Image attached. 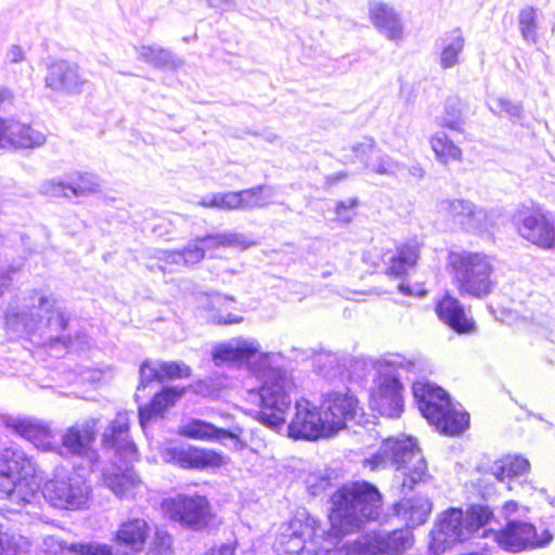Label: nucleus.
I'll list each match as a JSON object with an SVG mask.
<instances>
[{
    "label": "nucleus",
    "mask_w": 555,
    "mask_h": 555,
    "mask_svg": "<svg viewBox=\"0 0 555 555\" xmlns=\"http://www.w3.org/2000/svg\"><path fill=\"white\" fill-rule=\"evenodd\" d=\"M380 493L366 481L344 485L331 496V530L326 537L319 535L318 520L304 516L295 517L280 528L274 543L278 555H333L340 534L359 530L365 520L379 516Z\"/></svg>",
    "instance_id": "1"
},
{
    "label": "nucleus",
    "mask_w": 555,
    "mask_h": 555,
    "mask_svg": "<svg viewBox=\"0 0 555 555\" xmlns=\"http://www.w3.org/2000/svg\"><path fill=\"white\" fill-rule=\"evenodd\" d=\"M212 361L218 366L224 363L247 366L261 382L258 421L275 430L284 426L295 384L287 371L280 366V353L261 352L257 339L238 336L217 344L212 349Z\"/></svg>",
    "instance_id": "2"
},
{
    "label": "nucleus",
    "mask_w": 555,
    "mask_h": 555,
    "mask_svg": "<svg viewBox=\"0 0 555 555\" xmlns=\"http://www.w3.org/2000/svg\"><path fill=\"white\" fill-rule=\"evenodd\" d=\"M68 320V313L53 295L41 289H34L10 305L5 314V324L12 332L39 335L51 343L63 339L61 333Z\"/></svg>",
    "instance_id": "3"
},
{
    "label": "nucleus",
    "mask_w": 555,
    "mask_h": 555,
    "mask_svg": "<svg viewBox=\"0 0 555 555\" xmlns=\"http://www.w3.org/2000/svg\"><path fill=\"white\" fill-rule=\"evenodd\" d=\"M372 470L393 467L401 479L402 490L411 491L415 485L426 482L430 475L426 460L413 438H388L378 452L365 461Z\"/></svg>",
    "instance_id": "4"
},
{
    "label": "nucleus",
    "mask_w": 555,
    "mask_h": 555,
    "mask_svg": "<svg viewBox=\"0 0 555 555\" xmlns=\"http://www.w3.org/2000/svg\"><path fill=\"white\" fill-rule=\"evenodd\" d=\"M448 267L453 283L462 296L482 299L496 286L494 260L481 251H451Z\"/></svg>",
    "instance_id": "5"
},
{
    "label": "nucleus",
    "mask_w": 555,
    "mask_h": 555,
    "mask_svg": "<svg viewBox=\"0 0 555 555\" xmlns=\"http://www.w3.org/2000/svg\"><path fill=\"white\" fill-rule=\"evenodd\" d=\"M35 464L24 451L9 448L0 453V499L8 500L12 511L30 503L39 482Z\"/></svg>",
    "instance_id": "6"
},
{
    "label": "nucleus",
    "mask_w": 555,
    "mask_h": 555,
    "mask_svg": "<svg viewBox=\"0 0 555 555\" xmlns=\"http://www.w3.org/2000/svg\"><path fill=\"white\" fill-rule=\"evenodd\" d=\"M492 517L493 513L483 505L470 506L465 515L460 508L443 512L430 532V552L440 555L451 545L478 534Z\"/></svg>",
    "instance_id": "7"
},
{
    "label": "nucleus",
    "mask_w": 555,
    "mask_h": 555,
    "mask_svg": "<svg viewBox=\"0 0 555 555\" xmlns=\"http://www.w3.org/2000/svg\"><path fill=\"white\" fill-rule=\"evenodd\" d=\"M412 390L423 416L439 431L457 435L468 426V414L457 411L442 388L418 382Z\"/></svg>",
    "instance_id": "8"
},
{
    "label": "nucleus",
    "mask_w": 555,
    "mask_h": 555,
    "mask_svg": "<svg viewBox=\"0 0 555 555\" xmlns=\"http://www.w3.org/2000/svg\"><path fill=\"white\" fill-rule=\"evenodd\" d=\"M385 362L397 371L398 376L386 374L380 376L377 388L371 395L370 404L382 415L398 417L403 409L402 385L399 382L400 371L410 372L415 364L400 354L390 356Z\"/></svg>",
    "instance_id": "9"
},
{
    "label": "nucleus",
    "mask_w": 555,
    "mask_h": 555,
    "mask_svg": "<svg viewBox=\"0 0 555 555\" xmlns=\"http://www.w3.org/2000/svg\"><path fill=\"white\" fill-rule=\"evenodd\" d=\"M480 537L492 538L502 550L511 553L545 547L553 540L547 529L538 533L532 524L521 520H508L499 531L482 530Z\"/></svg>",
    "instance_id": "10"
},
{
    "label": "nucleus",
    "mask_w": 555,
    "mask_h": 555,
    "mask_svg": "<svg viewBox=\"0 0 555 555\" xmlns=\"http://www.w3.org/2000/svg\"><path fill=\"white\" fill-rule=\"evenodd\" d=\"M413 544L409 530L370 532L361 539L345 543L333 555H399Z\"/></svg>",
    "instance_id": "11"
},
{
    "label": "nucleus",
    "mask_w": 555,
    "mask_h": 555,
    "mask_svg": "<svg viewBox=\"0 0 555 555\" xmlns=\"http://www.w3.org/2000/svg\"><path fill=\"white\" fill-rule=\"evenodd\" d=\"M43 495L54 507L76 511L87 506L91 498V487L75 472L68 475L57 474L46 482Z\"/></svg>",
    "instance_id": "12"
},
{
    "label": "nucleus",
    "mask_w": 555,
    "mask_h": 555,
    "mask_svg": "<svg viewBox=\"0 0 555 555\" xmlns=\"http://www.w3.org/2000/svg\"><path fill=\"white\" fill-rule=\"evenodd\" d=\"M437 212L448 222L467 232H487L495 225L498 214L486 210L464 199H442Z\"/></svg>",
    "instance_id": "13"
},
{
    "label": "nucleus",
    "mask_w": 555,
    "mask_h": 555,
    "mask_svg": "<svg viewBox=\"0 0 555 555\" xmlns=\"http://www.w3.org/2000/svg\"><path fill=\"white\" fill-rule=\"evenodd\" d=\"M518 234L544 250L555 248V221L553 216L540 207H524L514 216Z\"/></svg>",
    "instance_id": "14"
},
{
    "label": "nucleus",
    "mask_w": 555,
    "mask_h": 555,
    "mask_svg": "<svg viewBox=\"0 0 555 555\" xmlns=\"http://www.w3.org/2000/svg\"><path fill=\"white\" fill-rule=\"evenodd\" d=\"M165 514L182 526L201 530L210 519V505L203 495L178 494L163 502Z\"/></svg>",
    "instance_id": "15"
},
{
    "label": "nucleus",
    "mask_w": 555,
    "mask_h": 555,
    "mask_svg": "<svg viewBox=\"0 0 555 555\" xmlns=\"http://www.w3.org/2000/svg\"><path fill=\"white\" fill-rule=\"evenodd\" d=\"M288 435L294 439L313 441L333 434L320 409L309 400L301 399L295 403V414L288 424Z\"/></svg>",
    "instance_id": "16"
},
{
    "label": "nucleus",
    "mask_w": 555,
    "mask_h": 555,
    "mask_svg": "<svg viewBox=\"0 0 555 555\" xmlns=\"http://www.w3.org/2000/svg\"><path fill=\"white\" fill-rule=\"evenodd\" d=\"M98 425V418L89 417L66 428L61 436L57 453L66 457L77 456L92 459Z\"/></svg>",
    "instance_id": "17"
},
{
    "label": "nucleus",
    "mask_w": 555,
    "mask_h": 555,
    "mask_svg": "<svg viewBox=\"0 0 555 555\" xmlns=\"http://www.w3.org/2000/svg\"><path fill=\"white\" fill-rule=\"evenodd\" d=\"M162 457L168 463H176L183 468L206 469L220 467L227 457L214 450L198 449L180 443H169L162 450Z\"/></svg>",
    "instance_id": "18"
},
{
    "label": "nucleus",
    "mask_w": 555,
    "mask_h": 555,
    "mask_svg": "<svg viewBox=\"0 0 555 555\" xmlns=\"http://www.w3.org/2000/svg\"><path fill=\"white\" fill-rule=\"evenodd\" d=\"M100 183L96 176L89 172L75 171L63 179H51L41 183L40 193L54 197H79L99 191Z\"/></svg>",
    "instance_id": "19"
},
{
    "label": "nucleus",
    "mask_w": 555,
    "mask_h": 555,
    "mask_svg": "<svg viewBox=\"0 0 555 555\" xmlns=\"http://www.w3.org/2000/svg\"><path fill=\"white\" fill-rule=\"evenodd\" d=\"M324 417L327 420L332 434L344 428L348 422L360 424L364 416L358 400L348 393H328L322 403Z\"/></svg>",
    "instance_id": "20"
},
{
    "label": "nucleus",
    "mask_w": 555,
    "mask_h": 555,
    "mask_svg": "<svg viewBox=\"0 0 555 555\" xmlns=\"http://www.w3.org/2000/svg\"><path fill=\"white\" fill-rule=\"evenodd\" d=\"M87 78L75 63L57 61L48 66L44 85L53 92L74 95L82 91Z\"/></svg>",
    "instance_id": "21"
},
{
    "label": "nucleus",
    "mask_w": 555,
    "mask_h": 555,
    "mask_svg": "<svg viewBox=\"0 0 555 555\" xmlns=\"http://www.w3.org/2000/svg\"><path fill=\"white\" fill-rule=\"evenodd\" d=\"M150 532L146 520L131 518L122 521L114 532L112 541L124 555H133L143 551Z\"/></svg>",
    "instance_id": "22"
},
{
    "label": "nucleus",
    "mask_w": 555,
    "mask_h": 555,
    "mask_svg": "<svg viewBox=\"0 0 555 555\" xmlns=\"http://www.w3.org/2000/svg\"><path fill=\"white\" fill-rule=\"evenodd\" d=\"M191 375V369L182 361L145 360L140 366V385L146 387L152 382L184 378Z\"/></svg>",
    "instance_id": "23"
},
{
    "label": "nucleus",
    "mask_w": 555,
    "mask_h": 555,
    "mask_svg": "<svg viewBox=\"0 0 555 555\" xmlns=\"http://www.w3.org/2000/svg\"><path fill=\"white\" fill-rule=\"evenodd\" d=\"M369 15L375 28L388 40L399 43L404 38V30L399 14L383 2H371Z\"/></svg>",
    "instance_id": "24"
},
{
    "label": "nucleus",
    "mask_w": 555,
    "mask_h": 555,
    "mask_svg": "<svg viewBox=\"0 0 555 555\" xmlns=\"http://www.w3.org/2000/svg\"><path fill=\"white\" fill-rule=\"evenodd\" d=\"M436 313L443 323L460 334L472 333L475 328V322L466 315L463 305L449 294L436 304Z\"/></svg>",
    "instance_id": "25"
},
{
    "label": "nucleus",
    "mask_w": 555,
    "mask_h": 555,
    "mask_svg": "<svg viewBox=\"0 0 555 555\" xmlns=\"http://www.w3.org/2000/svg\"><path fill=\"white\" fill-rule=\"evenodd\" d=\"M7 147L37 149L47 140L44 132L15 119H7Z\"/></svg>",
    "instance_id": "26"
},
{
    "label": "nucleus",
    "mask_w": 555,
    "mask_h": 555,
    "mask_svg": "<svg viewBox=\"0 0 555 555\" xmlns=\"http://www.w3.org/2000/svg\"><path fill=\"white\" fill-rule=\"evenodd\" d=\"M203 248L204 256L210 253V257H215L214 251L220 247H232L247 249L255 245V242L243 233L225 231L222 233L208 234L198 236L190 242Z\"/></svg>",
    "instance_id": "27"
},
{
    "label": "nucleus",
    "mask_w": 555,
    "mask_h": 555,
    "mask_svg": "<svg viewBox=\"0 0 555 555\" xmlns=\"http://www.w3.org/2000/svg\"><path fill=\"white\" fill-rule=\"evenodd\" d=\"M490 469L499 481L506 483L507 488L513 490L512 482H517V480L528 475L530 463L521 455L509 454L495 461Z\"/></svg>",
    "instance_id": "28"
},
{
    "label": "nucleus",
    "mask_w": 555,
    "mask_h": 555,
    "mask_svg": "<svg viewBox=\"0 0 555 555\" xmlns=\"http://www.w3.org/2000/svg\"><path fill=\"white\" fill-rule=\"evenodd\" d=\"M129 415L127 412L117 413L116 417L109 426L105 429L102 438V443L106 448H114L117 452H125L132 454L135 447L129 440Z\"/></svg>",
    "instance_id": "29"
},
{
    "label": "nucleus",
    "mask_w": 555,
    "mask_h": 555,
    "mask_svg": "<svg viewBox=\"0 0 555 555\" xmlns=\"http://www.w3.org/2000/svg\"><path fill=\"white\" fill-rule=\"evenodd\" d=\"M439 46V65L443 69L455 67L461 62L465 48V38L461 28L444 33L437 41Z\"/></svg>",
    "instance_id": "30"
},
{
    "label": "nucleus",
    "mask_w": 555,
    "mask_h": 555,
    "mask_svg": "<svg viewBox=\"0 0 555 555\" xmlns=\"http://www.w3.org/2000/svg\"><path fill=\"white\" fill-rule=\"evenodd\" d=\"M155 258L160 262L159 269L164 271L167 267L171 266L192 267L197 264L204 259V251L202 247L189 242L182 249L158 250Z\"/></svg>",
    "instance_id": "31"
},
{
    "label": "nucleus",
    "mask_w": 555,
    "mask_h": 555,
    "mask_svg": "<svg viewBox=\"0 0 555 555\" xmlns=\"http://www.w3.org/2000/svg\"><path fill=\"white\" fill-rule=\"evenodd\" d=\"M420 258V244L415 241L399 245L390 257L387 273L403 276L415 268Z\"/></svg>",
    "instance_id": "32"
},
{
    "label": "nucleus",
    "mask_w": 555,
    "mask_h": 555,
    "mask_svg": "<svg viewBox=\"0 0 555 555\" xmlns=\"http://www.w3.org/2000/svg\"><path fill=\"white\" fill-rule=\"evenodd\" d=\"M398 516L410 527L423 525L431 513V502L426 498L402 500L396 505Z\"/></svg>",
    "instance_id": "33"
},
{
    "label": "nucleus",
    "mask_w": 555,
    "mask_h": 555,
    "mask_svg": "<svg viewBox=\"0 0 555 555\" xmlns=\"http://www.w3.org/2000/svg\"><path fill=\"white\" fill-rule=\"evenodd\" d=\"M181 396L182 390L171 387H167L156 393L150 405L140 408L139 410V418L142 428H145L153 417L162 414L166 409L173 405Z\"/></svg>",
    "instance_id": "34"
},
{
    "label": "nucleus",
    "mask_w": 555,
    "mask_h": 555,
    "mask_svg": "<svg viewBox=\"0 0 555 555\" xmlns=\"http://www.w3.org/2000/svg\"><path fill=\"white\" fill-rule=\"evenodd\" d=\"M104 482L118 498H124L131 493L140 480L132 469L121 472L120 468H114V472L104 474Z\"/></svg>",
    "instance_id": "35"
},
{
    "label": "nucleus",
    "mask_w": 555,
    "mask_h": 555,
    "mask_svg": "<svg viewBox=\"0 0 555 555\" xmlns=\"http://www.w3.org/2000/svg\"><path fill=\"white\" fill-rule=\"evenodd\" d=\"M430 146L438 162L447 165L462 160V150L448 137L444 131H437L430 138Z\"/></svg>",
    "instance_id": "36"
},
{
    "label": "nucleus",
    "mask_w": 555,
    "mask_h": 555,
    "mask_svg": "<svg viewBox=\"0 0 555 555\" xmlns=\"http://www.w3.org/2000/svg\"><path fill=\"white\" fill-rule=\"evenodd\" d=\"M274 194V189L268 185L238 191L240 210L263 208L272 203Z\"/></svg>",
    "instance_id": "37"
},
{
    "label": "nucleus",
    "mask_w": 555,
    "mask_h": 555,
    "mask_svg": "<svg viewBox=\"0 0 555 555\" xmlns=\"http://www.w3.org/2000/svg\"><path fill=\"white\" fill-rule=\"evenodd\" d=\"M436 124L455 132L464 131V116L462 104L459 99H448L441 115L436 117Z\"/></svg>",
    "instance_id": "38"
},
{
    "label": "nucleus",
    "mask_w": 555,
    "mask_h": 555,
    "mask_svg": "<svg viewBox=\"0 0 555 555\" xmlns=\"http://www.w3.org/2000/svg\"><path fill=\"white\" fill-rule=\"evenodd\" d=\"M379 150L380 149L377 146L373 138L364 137L360 141L350 145L343 157L346 162H360L366 169L367 162L374 159Z\"/></svg>",
    "instance_id": "39"
},
{
    "label": "nucleus",
    "mask_w": 555,
    "mask_h": 555,
    "mask_svg": "<svg viewBox=\"0 0 555 555\" xmlns=\"http://www.w3.org/2000/svg\"><path fill=\"white\" fill-rule=\"evenodd\" d=\"M179 434L192 439L216 441L217 435L220 434V431L219 427L210 423L201 420H192L180 426Z\"/></svg>",
    "instance_id": "40"
},
{
    "label": "nucleus",
    "mask_w": 555,
    "mask_h": 555,
    "mask_svg": "<svg viewBox=\"0 0 555 555\" xmlns=\"http://www.w3.org/2000/svg\"><path fill=\"white\" fill-rule=\"evenodd\" d=\"M518 28L522 39L529 43L538 41V10L525 7L518 13Z\"/></svg>",
    "instance_id": "41"
},
{
    "label": "nucleus",
    "mask_w": 555,
    "mask_h": 555,
    "mask_svg": "<svg viewBox=\"0 0 555 555\" xmlns=\"http://www.w3.org/2000/svg\"><path fill=\"white\" fill-rule=\"evenodd\" d=\"M199 206L221 210H240L238 192H219L201 198Z\"/></svg>",
    "instance_id": "42"
},
{
    "label": "nucleus",
    "mask_w": 555,
    "mask_h": 555,
    "mask_svg": "<svg viewBox=\"0 0 555 555\" xmlns=\"http://www.w3.org/2000/svg\"><path fill=\"white\" fill-rule=\"evenodd\" d=\"M403 168V165L379 150L374 159L367 162L366 169L379 176L395 177Z\"/></svg>",
    "instance_id": "43"
},
{
    "label": "nucleus",
    "mask_w": 555,
    "mask_h": 555,
    "mask_svg": "<svg viewBox=\"0 0 555 555\" xmlns=\"http://www.w3.org/2000/svg\"><path fill=\"white\" fill-rule=\"evenodd\" d=\"M139 57L156 67H167L172 63L171 52L157 46L141 47Z\"/></svg>",
    "instance_id": "44"
},
{
    "label": "nucleus",
    "mask_w": 555,
    "mask_h": 555,
    "mask_svg": "<svg viewBox=\"0 0 555 555\" xmlns=\"http://www.w3.org/2000/svg\"><path fill=\"white\" fill-rule=\"evenodd\" d=\"M68 550L74 555H115L112 545L100 542L74 543Z\"/></svg>",
    "instance_id": "45"
},
{
    "label": "nucleus",
    "mask_w": 555,
    "mask_h": 555,
    "mask_svg": "<svg viewBox=\"0 0 555 555\" xmlns=\"http://www.w3.org/2000/svg\"><path fill=\"white\" fill-rule=\"evenodd\" d=\"M220 434L217 435L216 441L222 442L227 448L232 450H242L246 443L241 439L243 434L242 427L233 425L229 428H219Z\"/></svg>",
    "instance_id": "46"
},
{
    "label": "nucleus",
    "mask_w": 555,
    "mask_h": 555,
    "mask_svg": "<svg viewBox=\"0 0 555 555\" xmlns=\"http://www.w3.org/2000/svg\"><path fill=\"white\" fill-rule=\"evenodd\" d=\"M491 111L495 114H505L511 120H519L522 117V107L505 98H496L491 104Z\"/></svg>",
    "instance_id": "47"
},
{
    "label": "nucleus",
    "mask_w": 555,
    "mask_h": 555,
    "mask_svg": "<svg viewBox=\"0 0 555 555\" xmlns=\"http://www.w3.org/2000/svg\"><path fill=\"white\" fill-rule=\"evenodd\" d=\"M44 426L46 424L30 418L16 420L12 424L15 431L29 441L35 440L36 436L41 433Z\"/></svg>",
    "instance_id": "48"
},
{
    "label": "nucleus",
    "mask_w": 555,
    "mask_h": 555,
    "mask_svg": "<svg viewBox=\"0 0 555 555\" xmlns=\"http://www.w3.org/2000/svg\"><path fill=\"white\" fill-rule=\"evenodd\" d=\"M24 545L23 537L0 531V555H15Z\"/></svg>",
    "instance_id": "49"
},
{
    "label": "nucleus",
    "mask_w": 555,
    "mask_h": 555,
    "mask_svg": "<svg viewBox=\"0 0 555 555\" xmlns=\"http://www.w3.org/2000/svg\"><path fill=\"white\" fill-rule=\"evenodd\" d=\"M359 205L357 198H349L346 201H339L335 207L336 221L339 223H350L356 216V208Z\"/></svg>",
    "instance_id": "50"
},
{
    "label": "nucleus",
    "mask_w": 555,
    "mask_h": 555,
    "mask_svg": "<svg viewBox=\"0 0 555 555\" xmlns=\"http://www.w3.org/2000/svg\"><path fill=\"white\" fill-rule=\"evenodd\" d=\"M172 538L166 531L158 530L155 533L153 547L150 555H170L171 554Z\"/></svg>",
    "instance_id": "51"
},
{
    "label": "nucleus",
    "mask_w": 555,
    "mask_h": 555,
    "mask_svg": "<svg viewBox=\"0 0 555 555\" xmlns=\"http://www.w3.org/2000/svg\"><path fill=\"white\" fill-rule=\"evenodd\" d=\"M36 448L41 449L43 451H55L57 452L59 443L55 440L53 431L49 428V426H44L41 433L38 434L35 440L31 441Z\"/></svg>",
    "instance_id": "52"
},
{
    "label": "nucleus",
    "mask_w": 555,
    "mask_h": 555,
    "mask_svg": "<svg viewBox=\"0 0 555 555\" xmlns=\"http://www.w3.org/2000/svg\"><path fill=\"white\" fill-rule=\"evenodd\" d=\"M21 268L22 262L18 261L17 263L8 264L5 268L0 269V297L9 289L14 274L18 272Z\"/></svg>",
    "instance_id": "53"
},
{
    "label": "nucleus",
    "mask_w": 555,
    "mask_h": 555,
    "mask_svg": "<svg viewBox=\"0 0 555 555\" xmlns=\"http://www.w3.org/2000/svg\"><path fill=\"white\" fill-rule=\"evenodd\" d=\"M24 59H25L24 50L20 46H16V44L11 46L5 54V60L10 64L21 63L22 61H24Z\"/></svg>",
    "instance_id": "54"
},
{
    "label": "nucleus",
    "mask_w": 555,
    "mask_h": 555,
    "mask_svg": "<svg viewBox=\"0 0 555 555\" xmlns=\"http://www.w3.org/2000/svg\"><path fill=\"white\" fill-rule=\"evenodd\" d=\"M243 321V318L240 315H235L232 313H228L227 315H216L214 317V322L217 324H237Z\"/></svg>",
    "instance_id": "55"
},
{
    "label": "nucleus",
    "mask_w": 555,
    "mask_h": 555,
    "mask_svg": "<svg viewBox=\"0 0 555 555\" xmlns=\"http://www.w3.org/2000/svg\"><path fill=\"white\" fill-rule=\"evenodd\" d=\"M312 479H314V476H309L307 479V485L313 495H317L320 491L324 490L328 485L327 479L322 478L319 483H313Z\"/></svg>",
    "instance_id": "56"
},
{
    "label": "nucleus",
    "mask_w": 555,
    "mask_h": 555,
    "mask_svg": "<svg viewBox=\"0 0 555 555\" xmlns=\"http://www.w3.org/2000/svg\"><path fill=\"white\" fill-rule=\"evenodd\" d=\"M207 555H234V548L231 545H222L217 550H211Z\"/></svg>",
    "instance_id": "57"
},
{
    "label": "nucleus",
    "mask_w": 555,
    "mask_h": 555,
    "mask_svg": "<svg viewBox=\"0 0 555 555\" xmlns=\"http://www.w3.org/2000/svg\"><path fill=\"white\" fill-rule=\"evenodd\" d=\"M7 119H0V147H7Z\"/></svg>",
    "instance_id": "58"
},
{
    "label": "nucleus",
    "mask_w": 555,
    "mask_h": 555,
    "mask_svg": "<svg viewBox=\"0 0 555 555\" xmlns=\"http://www.w3.org/2000/svg\"><path fill=\"white\" fill-rule=\"evenodd\" d=\"M210 301H211V305L212 307H221L223 306L225 302L230 301V299L225 296H222L220 294H216V295H212L210 297Z\"/></svg>",
    "instance_id": "59"
},
{
    "label": "nucleus",
    "mask_w": 555,
    "mask_h": 555,
    "mask_svg": "<svg viewBox=\"0 0 555 555\" xmlns=\"http://www.w3.org/2000/svg\"><path fill=\"white\" fill-rule=\"evenodd\" d=\"M518 508V503L515 501H508L503 506V512L506 517L511 516L513 513H515Z\"/></svg>",
    "instance_id": "60"
},
{
    "label": "nucleus",
    "mask_w": 555,
    "mask_h": 555,
    "mask_svg": "<svg viewBox=\"0 0 555 555\" xmlns=\"http://www.w3.org/2000/svg\"><path fill=\"white\" fill-rule=\"evenodd\" d=\"M346 178H347V173H345V172L334 173V175H331V176L326 177V183L328 185H333V184H335V183H337V182H339V181H341V180H344Z\"/></svg>",
    "instance_id": "61"
},
{
    "label": "nucleus",
    "mask_w": 555,
    "mask_h": 555,
    "mask_svg": "<svg viewBox=\"0 0 555 555\" xmlns=\"http://www.w3.org/2000/svg\"><path fill=\"white\" fill-rule=\"evenodd\" d=\"M209 7L211 8H223L225 5H230L234 0H206Z\"/></svg>",
    "instance_id": "62"
},
{
    "label": "nucleus",
    "mask_w": 555,
    "mask_h": 555,
    "mask_svg": "<svg viewBox=\"0 0 555 555\" xmlns=\"http://www.w3.org/2000/svg\"><path fill=\"white\" fill-rule=\"evenodd\" d=\"M411 176L421 179L424 177V169L420 165H413L409 168Z\"/></svg>",
    "instance_id": "63"
},
{
    "label": "nucleus",
    "mask_w": 555,
    "mask_h": 555,
    "mask_svg": "<svg viewBox=\"0 0 555 555\" xmlns=\"http://www.w3.org/2000/svg\"><path fill=\"white\" fill-rule=\"evenodd\" d=\"M11 91L7 88L0 89V108L3 106V104L11 100Z\"/></svg>",
    "instance_id": "64"
}]
</instances>
